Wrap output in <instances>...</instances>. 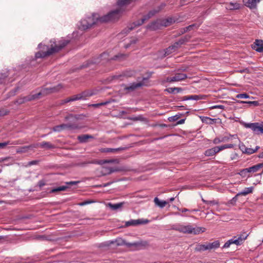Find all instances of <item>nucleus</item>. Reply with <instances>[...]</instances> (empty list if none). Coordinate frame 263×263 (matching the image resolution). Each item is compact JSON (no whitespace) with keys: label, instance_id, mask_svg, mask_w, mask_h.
<instances>
[{"label":"nucleus","instance_id":"1","mask_svg":"<svg viewBox=\"0 0 263 263\" xmlns=\"http://www.w3.org/2000/svg\"><path fill=\"white\" fill-rule=\"evenodd\" d=\"M136 1L137 0H118L117 5L119 7L118 8L110 11L107 14L100 18L97 17L96 14H92L90 16L81 20L78 26L79 28L82 30H85L89 28L98 21L102 23L116 21L120 18L121 13L125 10L124 7L130 4L132 2Z\"/></svg>","mask_w":263,"mask_h":263},{"label":"nucleus","instance_id":"2","mask_svg":"<svg viewBox=\"0 0 263 263\" xmlns=\"http://www.w3.org/2000/svg\"><path fill=\"white\" fill-rule=\"evenodd\" d=\"M70 41L69 40L62 39L59 41L58 45H55L54 46L51 45V47L49 48L48 46L43 45L42 43H40L38 45V47L40 49L43 48V49H47L46 51H39L35 54V58H42L51 55L54 53L58 52L64 47H65L69 43Z\"/></svg>","mask_w":263,"mask_h":263},{"label":"nucleus","instance_id":"3","mask_svg":"<svg viewBox=\"0 0 263 263\" xmlns=\"http://www.w3.org/2000/svg\"><path fill=\"white\" fill-rule=\"evenodd\" d=\"M166 5L165 3H161L159 6L155 8L152 10L149 11L148 13L143 16V17L140 20L136 22H134L133 25L134 27L132 26L128 28L129 30H132L134 29L135 27L139 26L143 24L146 21L148 20L153 16H154L156 14L159 12L161 10H162L165 7Z\"/></svg>","mask_w":263,"mask_h":263},{"label":"nucleus","instance_id":"4","mask_svg":"<svg viewBox=\"0 0 263 263\" xmlns=\"http://www.w3.org/2000/svg\"><path fill=\"white\" fill-rule=\"evenodd\" d=\"M176 231L183 233L199 234L204 232L205 229L202 227L193 228L191 225H177L174 228Z\"/></svg>","mask_w":263,"mask_h":263},{"label":"nucleus","instance_id":"5","mask_svg":"<svg viewBox=\"0 0 263 263\" xmlns=\"http://www.w3.org/2000/svg\"><path fill=\"white\" fill-rule=\"evenodd\" d=\"M95 93H93L91 91L87 90L83 91V92L74 95L72 97L67 98L63 101L62 104L67 103L71 101H74L76 100H85L86 98L92 96Z\"/></svg>","mask_w":263,"mask_h":263},{"label":"nucleus","instance_id":"6","mask_svg":"<svg viewBox=\"0 0 263 263\" xmlns=\"http://www.w3.org/2000/svg\"><path fill=\"white\" fill-rule=\"evenodd\" d=\"M123 244L133 250H140L148 245V243L146 241H138L133 242H128L123 241Z\"/></svg>","mask_w":263,"mask_h":263},{"label":"nucleus","instance_id":"7","mask_svg":"<svg viewBox=\"0 0 263 263\" xmlns=\"http://www.w3.org/2000/svg\"><path fill=\"white\" fill-rule=\"evenodd\" d=\"M126 57H127V55L126 54H122V53H119L117 55H116L115 56H114V57L109 58V55L107 53L104 52L103 53L101 54L99 57V59H100V61L93 62L92 63H100L101 62V61H102V60H105V61H108L110 60H121L122 59H125Z\"/></svg>","mask_w":263,"mask_h":263},{"label":"nucleus","instance_id":"8","mask_svg":"<svg viewBox=\"0 0 263 263\" xmlns=\"http://www.w3.org/2000/svg\"><path fill=\"white\" fill-rule=\"evenodd\" d=\"M187 77L186 74H184V73H183L181 72H179V71H178V72H176L174 74V76L167 77L165 79L164 82H167V83L177 82H179V81L184 80L186 78H187Z\"/></svg>","mask_w":263,"mask_h":263},{"label":"nucleus","instance_id":"9","mask_svg":"<svg viewBox=\"0 0 263 263\" xmlns=\"http://www.w3.org/2000/svg\"><path fill=\"white\" fill-rule=\"evenodd\" d=\"M245 127L251 128L256 134H263V123H247L246 124Z\"/></svg>","mask_w":263,"mask_h":263},{"label":"nucleus","instance_id":"10","mask_svg":"<svg viewBox=\"0 0 263 263\" xmlns=\"http://www.w3.org/2000/svg\"><path fill=\"white\" fill-rule=\"evenodd\" d=\"M147 80H148L147 78H143L142 82H138V83H133L130 84L129 85V86H126L124 88V89L125 90H127L128 91H133L135 89L140 87L142 86H146L147 85H146L144 83V81H147Z\"/></svg>","mask_w":263,"mask_h":263},{"label":"nucleus","instance_id":"11","mask_svg":"<svg viewBox=\"0 0 263 263\" xmlns=\"http://www.w3.org/2000/svg\"><path fill=\"white\" fill-rule=\"evenodd\" d=\"M149 222L148 219H139L136 220L132 219L129 221H126L125 223L126 227L130 226H137L141 224H147Z\"/></svg>","mask_w":263,"mask_h":263},{"label":"nucleus","instance_id":"12","mask_svg":"<svg viewBox=\"0 0 263 263\" xmlns=\"http://www.w3.org/2000/svg\"><path fill=\"white\" fill-rule=\"evenodd\" d=\"M79 182V181L66 182L65 183L66 185H62V186L54 188L51 190V192L55 193V192H57L65 191L68 187V185H76Z\"/></svg>","mask_w":263,"mask_h":263},{"label":"nucleus","instance_id":"13","mask_svg":"<svg viewBox=\"0 0 263 263\" xmlns=\"http://www.w3.org/2000/svg\"><path fill=\"white\" fill-rule=\"evenodd\" d=\"M38 147L37 144H31L27 146H24L22 147H18L16 149V153H26L28 151V150L33 149V148H36Z\"/></svg>","mask_w":263,"mask_h":263},{"label":"nucleus","instance_id":"14","mask_svg":"<svg viewBox=\"0 0 263 263\" xmlns=\"http://www.w3.org/2000/svg\"><path fill=\"white\" fill-rule=\"evenodd\" d=\"M252 48L257 52H263V41L261 40H256L252 45Z\"/></svg>","mask_w":263,"mask_h":263},{"label":"nucleus","instance_id":"15","mask_svg":"<svg viewBox=\"0 0 263 263\" xmlns=\"http://www.w3.org/2000/svg\"><path fill=\"white\" fill-rule=\"evenodd\" d=\"M41 95V92H39L36 93H34V94L31 93L30 95H29L27 96L24 97L23 98V101L21 102V103L35 100L36 99L39 98V96Z\"/></svg>","mask_w":263,"mask_h":263},{"label":"nucleus","instance_id":"16","mask_svg":"<svg viewBox=\"0 0 263 263\" xmlns=\"http://www.w3.org/2000/svg\"><path fill=\"white\" fill-rule=\"evenodd\" d=\"M204 99V96L203 95H190L185 96L183 97L182 100H199Z\"/></svg>","mask_w":263,"mask_h":263},{"label":"nucleus","instance_id":"17","mask_svg":"<svg viewBox=\"0 0 263 263\" xmlns=\"http://www.w3.org/2000/svg\"><path fill=\"white\" fill-rule=\"evenodd\" d=\"M263 167V163H258L256 165H254L251 167L247 168L248 173H254L258 172L261 168Z\"/></svg>","mask_w":263,"mask_h":263},{"label":"nucleus","instance_id":"18","mask_svg":"<svg viewBox=\"0 0 263 263\" xmlns=\"http://www.w3.org/2000/svg\"><path fill=\"white\" fill-rule=\"evenodd\" d=\"M243 2L246 6L252 9L256 8L257 4L259 2V0H247Z\"/></svg>","mask_w":263,"mask_h":263},{"label":"nucleus","instance_id":"19","mask_svg":"<svg viewBox=\"0 0 263 263\" xmlns=\"http://www.w3.org/2000/svg\"><path fill=\"white\" fill-rule=\"evenodd\" d=\"M38 145V147H40L47 149H52L55 147L54 145L49 142L43 141L40 143H35Z\"/></svg>","mask_w":263,"mask_h":263},{"label":"nucleus","instance_id":"20","mask_svg":"<svg viewBox=\"0 0 263 263\" xmlns=\"http://www.w3.org/2000/svg\"><path fill=\"white\" fill-rule=\"evenodd\" d=\"M236 237H233L232 238L228 240L223 246L222 248H228L232 244H235L237 246H239V240L235 239Z\"/></svg>","mask_w":263,"mask_h":263},{"label":"nucleus","instance_id":"21","mask_svg":"<svg viewBox=\"0 0 263 263\" xmlns=\"http://www.w3.org/2000/svg\"><path fill=\"white\" fill-rule=\"evenodd\" d=\"M201 121L202 122L207 124H214L216 123L217 121L219 119H213L208 117H201Z\"/></svg>","mask_w":263,"mask_h":263},{"label":"nucleus","instance_id":"22","mask_svg":"<svg viewBox=\"0 0 263 263\" xmlns=\"http://www.w3.org/2000/svg\"><path fill=\"white\" fill-rule=\"evenodd\" d=\"M218 152H219V150H218V147L216 146L205 151L204 154L206 156H213Z\"/></svg>","mask_w":263,"mask_h":263},{"label":"nucleus","instance_id":"23","mask_svg":"<svg viewBox=\"0 0 263 263\" xmlns=\"http://www.w3.org/2000/svg\"><path fill=\"white\" fill-rule=\"evenodd\" d=\"M240 7V4L236 2H231L226 4V8L228 10H237L239 9Z\"/></svg>","mask_w":263,"mask_h":263},{"label":"nucleus","instance_id":"24","mask_svg":"<svg viewBox=\"0 0 263 263\" xmlns=\"http://www.w3.org/2000/svg\"><path fill=\"white\" fill-rule=\"evenodd\" d=\"M187 39L186 38H181L179 39L177 42H176L172 46L174 49L176 51L182 45H183Z\"/></svg>","mask_w":263,"mask_h":263},{"label":"nucleus","instance_id":"25","mask_svg":"<svg viewBox=\"0 0 263 263\" xmlns=\"http://www.w3.org/2000/svg\"><path fill=\"white\" fill-rule=\"evenodd\" d=\"M208 250L212 249H216L220 247V242L218 240H215L211 243H208L206 244Z\"/></svg>","mask_w":263,"mask_h":263},{"label":"nucleus","instance_id":"26","mask_svg":"<svg viewBox=\"0 0 263 263\" xmlns=\"http://www.w3.org/2000/svg\"><path fill=\"white\" fill-rule=\"evenodd\" d=\"M253 189L254 188L252 186L246 187L242 191L238 193L234 198H236L237 196H240V195L246 196L248 194L252 193L253 192Z\"/></svg>","mask_w":263,"mask_h":263},{"label":"nucleus","instance_id":"27","mask_svg":"<svg viewBox=\"0 0 263 263\" xmlns=\"http://www.w3.org/2000/svg\"><path fill=\"white\" fill-rule=\"evenodd\" d=\"M21 143H22L20 142V140L14 141H8L5 142L0 143V148H4L6 146L8 145H17Z\"/></svg>","mask_w":263,"mask_h":263},{"label":"nucleus","instance_id":"28","mask_svg":"<svg viewBox=\"0 0 263 263\" xmlns=\"http://www.w3.org/2000/svg\"><path fill=\"white\" fill-rule=\"evenodd\" d=\"M154 201L155 204L160 208H163L168 203L166 201L160 200L158 197H155Z\"/></svg>","mask_w":263,"mask_h":263},{"label":"nucleus","instance_id":"29","mask_svg":"<svg viewBox=\"0 0 263 263\" xmlns=\"http://www.w3.org/2000/svg\"><path fill=\"white\" fill-rule=\"evenodd\" d=\"M65 129H68L70 130H73L81 128L80 126H79L77 124L75 123L65 124Z\"/></svg>","mask_w":263,"mask_h":263},{"label":"nucleus","instance_id":"30","mask_svg":"<svg viewBox=\"0 0 263 263\" xmlns=\"http://www.w3.org/2000/svg\"><path fill=\"white\" fill-rule=\"evenodd\" d=\"M241 146H240V149L242 151V152L248 154H252L255 153L259 148V146H256L255 149L251 148H245V150L244 151L243 149L241 148Z\"/></svg>","mask_w":263,"mask_h":263},{"label":"nucleus","instance_id":"31","mask_svg":"<svg viewBox=\"0 0 263 263\" xmlns=\"http://www.w3.org/2000/svg\"><path fill=\"white\" fill-rule=\"evenodd\" d=\"M195 250L196 252H202L208 250L207 245L206 244H200L198 243L196 246L195 248Z\"/></svg>","mask_w":263,"mask_h":263},{"label":"nucleus","instance_id":"32","mask_svg":"<svg viewBox=\"0 0 263 263\" xmlns=\"http://www.w3.org/2000/svg\"><path fill=\"white\" fill-rule=\"evenodd\" d=\"M123 204V202H119L115 204L109 203L108 206L112 210H117L121 209L122 207Z\"/></svg>","mask_w":263,"mask_h":263},{"label":"nucleus","instance_id":"33","mask_svg":"<svg viewBox=\"0 0 263 263\" xmlns=\"http://www.w3.org/2000/svg\"><path fill=\"white\" fill-rule=\"evenodd\" d=\"M93 137L92 136L89 135H83L81 136H79L78 137V139L81 143H84L87 141V139L89 138H92Z\"/></svg>","mask_w":263,"mask_h":263},{"label":"nucleus","instance_id":"34","mask_svg":"<svg viewBox=\"0 0 263 263\" xmlns=\"http://www.w3.org/2000/svg\"><path fill=\"white\" fill-rule=\"evenodd\" d=\"M159 27V24L157 22H153L151 24H148L146 26V28L148 29H151L153 30H155L157 29Z\"/></svg>","mask_w":263,"mask_h":263},{"label":"nucleus","instance_id":"35","mask_svg":"<svg viewBox=\"0 0 263 263\" xmlns=\"http://www.w3.org/2000/svg\"><path fill=\"white\" fill-rule=\"evenodd\" d=\"M124 149L123 147H119L118 148H105L102 149V152L105 153H115L118 151L123 150Z\"/></svg>","mask_w":263,"mask_h":263},{"label":"nucleus","instance_id":"36","mask_svg":"<svg viewBox=\"0 0 263 263\" xmlns=\"http://www.w3.org/2000/svg\"><path fill=\"white\" fill-rule=\"evenodd\" d=\"M248 235L245 233L240 235L239 236H235V239H238L239 240V245H241L245 240L247 238Z\"/></svg>","mask_w":263,"mask_h":263},{"label":"nucleus","instance_id":"37","mask_svg":"<svg viewBox=\"0 0 263 263\" xmlns=\"http://www.w3.org/2000/svg\"><path fill=\"white\" fill-rule=\"evenodd\" d=\"M237 102L240 104H248L250 105H253L254 106H257L259 105V103L258 101H237Z\"/></svg>","mask_w":263,"mask_h":263},{"label":"nucleus","instance_id":"38","mask_svg":"<svg viewBox=\"0 0 263 263\" xmlns=\"http://www.w3.org/2000/svg\"><path fill=\"white\" fill-rule=\"evenodd\" d=\"M65 124H62L59 125L55 126L53 127V130L55 132H60L63 130L65 129Z\"/></svg>","mask_w":263,"mask_h":263},{"label":"nucleus","instance_id":"39","mask_svg":"<svg viewBox=\"0 0 263 263\" xmlns=\"http://www.w3.org/2000/svg\"><path fill=\"white\" fill-rule=\"evenodd\" d=\"M62 88V85L61 84H59L56 87L47 88V90L49 91V92H54L59 91Z\"/></svg>","mask_w":263,"mask_h":263},{"label":"nucleus","instance_id":"40","mask_svg":"<svg viewBox=\"0 0 263 263\" xmlns=\"http://www.w3.org/2000/svg\"><path fill=\"white\" fill-rule=\"evenodd\" d=\"M218 150H219V152H220V151H221L223 149H224L226 148H233L234 147V145L233 144H225V145H221L220 146H218Z\"/></svg>","mask_w":263,"mask_h":263},{"label":"nucleus","instance_id":"41","mask_svg":"<svg viewBox=\"0 0 263 263\" xmlns=\"http://www.w3.org/2000/svg\"><path fill=\"white\" fill-rule=\"evenodd\" d=\"M173 48L174 47L171 45L166 48L165 50V55H168L172 53L175 52L176 50Z\"/></svg>","mask_w":263,"mask_h":263},{"label":"nucleus","instance_id":"42","mask_svg":"<svg viewBox=\"0 0 263 263\" xmlns=\"http://www.w3.org/2000/svg\"><path fill=\"white\" fill-rule=\"evenodd\" d=\"M236 98L238 99H248L250 97L247 93H239L236 96Z\"/></svg>","mask_w":263,"mask_h":263},{"label":"nucleus","instance_id":"43","mask_svg":"<svg viewBox=\"0 0 263 263\" xmlns=\"http://www.w3.org/2000/svg\"><path fill=\"white\" fill-rule=\"evenodd\" d=\"M239 174L240 176H241L243 177H250L249 173H248L247 168L241 170L239 173Z\"/></svg>","mask_w":263,"mask_h":263},{"label":"nucleus","instance_id":"44","mask_svg":"<svg viewBox=\"0 0 263 263\" xmlns=\"http://www.w3.org/2000/svg\"><path fill=\"white\" fill-rule=\"evenodd\" d=\"M231 137L237 138V136L236 135H230L229 136H224L221 138V141H222V142L227 141L230 139Z\"/></svg>","mask_w":263,"mask_h":263},{"label":"nucleus","instance_id":"45","mask_svg":"<svg viewBox=\"0 0 263 263\" xmlns=\"http://www.w3.org/2000/svg\"><path fill=\"white\" fill-rule=\"evenodd\" d=\"M107 170H108V174H111L114 172H118L119 171V170L117 168L110 167H108Z\"/></svg>","mask_w":263,"mask_h":263},{"label":"nucleus","instance_id":"46","mask_svg":"<svg viewBox=\"0 0 263 263\" xmlns=\"http://www.w3.org/2000/svg\"><path fill=\"white\" fill-rule=\"evenodd\" d=\"M137 42V39H133L130 41V44H127L125 45L124 47L125 48H127L130 46V45L135 44V43H136Z\"/></svg>","mask_w":263,"mask_h":263},{"label":"nucleus","instance_id":"47","mask_svg":"<svg viewBox=\"0 0 263 263\" xmlns=\"http://www.w3.org/2000/svg\"><path fill=\"white\" fill-rule=\"evenodd\" d=\"M175 87H170V88H166L165 91L168 92L169 93H174L175 91Z\"/></svg>","mask_w":263,"mask_h":263},{"label":"nucleus","instance_id":"48","mask_svg":"<svg viewBox=\"0 0 263 263\" xmlns=\"http://www.w3.org/2000/svg\"><path fill=\"white\" fill-rule=\"evenodd\" d=\"M74 118L75 119H78V118L77 116H73L72 114L69 115L65 117V120H68L70 119Z\"/></svg>","mask_w":263,"mask_h":263},{"label":"nucleus","instance_id":"49","mask_svg":"<svg viewBox=\"0 0 263 263\" xmlns=\"http://www.w3.org/2000/svg\"><path fill=\"white\" fill-rule=\"evenodd\" d=\"M218 204V202L216 200H209V203L208 205H217Z\"/></svg>","mask_w":263,"mask_h":263},{"label":"nucleus","instance_id":"50","mask_svg":"<svg viewBox=\"0 0 263 263\" xmlns=\"http://www.w3.org/2000/svg\"><path fill=\"white\" fill-rule=\"evenodd\" d=\"M135 72L133 71H126L125 72L124 75L126 77H132L134 74Z\"/></svg>","mask_w":263,"mask_h":263},{"label":"nucleus","instance_id":"51","mask_svg":"<svg viewBox=\"0 0 263 263\" xmlns=\"http://www.w3.org/2000/svg\"><path fill=\"white\" fill-rule=\"evenodd\" d=\"M39 161L37 160H33L31 161H29L28 163V165L29 166L33 165H36L38 163Z\"/></svg>","mask_w":263,"mask_h":263},{"label":"nucleus","instance_id":"52","mask_svg":"<svg viewBox=\"0 0 263 263\" xmlns=\"http://www.w3.org/2000/svg\"><path fill=\"white\" fill-rule=\"evenodd\" d=\"M220 142H222V141H221V139L219 138H216L213 140V143L215 144H218Z\"/></svg>","mask_w":263,"mask_h":263},{"label":"nucleus","instance_id":"53","mask_svg":"<svg viewBox=\"0 0 263 263\" xmlns=\"http://www.w3.org/2000/svg\"><path fill=\"white\" fill-rule=\"evenodd\" d=\"M38 185L39 186L41 187L43 186H44L45 185V182L43 180H40L39 182H38Z\"/></svg>","mask_w":263,"mask_h":263},{"label":"nucleus","instance_id":"54","mask_svg":"<svg viewBox=\"0 0 263 263\" xmlns=\"http://www.w3.org/2000/svg\"><path fill=\"white\" fill-rule=\"evenodd\" d=\"M177 209L183 213L190 211V210L186 208L180 209L179 208H177Z\"/></svg>","mask_w":263,"mask_h":263},{"label":"nucleus","instance_id":"55","mask_svg":"<svg viewBox=\"0 0 263 263\" xmlns=\"http://www.w3.org/2000/svg\"><path fill=\"white\" fill-rule=\"evenodd\" d=\"M212 108L223 109V105H215V106L212 107Z\"/></svg>","mask_w":263,"mask_h":263},{"label":"nucleus","instance_id":"56","mask_svg":"<svg viewBox=\"0 0 263 263\" xmlns=\"http://www.w3.org/2000/svg\"><path fill=\"white\" fill-rule=\"evenodd\" d=\"M167 24L165 23L164 26H166L168 25V24L171 23L172 22V19L171 18L170 19H167L166 20Z\"/></svg>","mask_w":263,"mask_h":263},{"label":"nucleus","instance_id":"57","mask_svg":"<svg viewBox=\"0 0 263 263\" xmlns=\"http://www.w3.org/2000/svg\"><path fill=\"white\" fill-rule=\"evenodd\" d=\"M175 88H176L175 90L177 91V92H180L182 90V89L181 88H179V87H175Z\"/></svg>","mask_w":263,"mask_h":263},{"label":"nucleus","instance_id":"58","mask_svg":"<svg viewBox=\"0 0 263 263\" xmlns=\"http://www.w3.org/2000/svg\"><path fill=\"white\" fill-rule=\"evenodd\" d=\"M111 183V182H108V183H104L103 184L102 186L103 187H106V186H107L108 185H109Z\"/></svg>","mask_w":263,"mask_h":263},{"label":"nucleus","instance_id":"59","mask_svg":"<svg viewBox=\"0 0 263 263\" xmlns=\"http://www.w3.org/2000/svg\"><path fill=\"white\" fill-rule=\"evenodd\" d=\"M241 146V148H243L244 151L245 150V148H246V147L245 145L243 143H240L239 144V146Z\"/></svg>","mask_w":263,"mask_h":263},{"label":"nucleus","instance_id":"60","mask_svg":"<svg viewBox=\"0 0 263 263\" xmlns=\"http://www.w3.org/2000/svg\"><path fill=\"white\" fill-rule=\"evenodd\" d=\"M202 201L205 203V204H208V203H209V200H204V199H202Z\"/></svg>","mask_w":263,"mask_h":263},{"label":"nucleus","instance_id":"61","mask_svg":"<svg viewBox=\"0 0 263 263\" xmlns=\"http://www.w3.org/2000/svg\"><path fill=\"white\" fill-rule=\"evenodd\" d=\"M84 202V203H85V205L89 204V203H91L92 202V201H85Z\"/></svg>","mask_w":263,"mask_h":263},{"label":"nucleus","instance_id":"62","mask_svg":"<svg viewBox=\"0 0 263 263\" xmlns=\"http://www.w3.org/2000/svg\"><path fill=\"white\" fill-rule=\"evenodd\" d=\"M78 204L80 206H84L85 205V203H84V202H82L79 203Z\"/></svg>","mask_w":263,"mask_h":263},{"label":"nucleus","instance_id":"63","mask_svg":"<svg viewBox=\"0 0 263 263\" xmlns=\"http://www.w3.org/2000/svg\"><path fill=\"white\" fill-rule=\"evenodd\" d=\"M175 199L174 197H171L169 199V201L173 202Z\"/></svg>","mask_w":263,"mask_h":263},{"label":"nucleus","instance_id":"64","mask_svg":"<svg viewBox=\"0 0 263 263\" xmlns=\"http://www.w3.org/2000/svg\"><path fill=\"white\" fill-rule=\"evenodd\" d=\"M258 157L263 158V152L259 155Z\"/></svg>","mask_w":263,"mask_h":263}]
</instances>
